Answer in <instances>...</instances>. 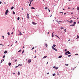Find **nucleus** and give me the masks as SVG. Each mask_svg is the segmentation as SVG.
Wrapping results in <instances>:
<instances>
[{"label":"nucleus","mask_w":79,"mask_h":79,"mask_svg":"<svg viewBox=\"0 0 79 79\" xmlns=\"http://www.w3.org/2000/svg\"><path fill=\"white\" fill-rule=\"evenodd\" d=\"M65 55H68V54H71V52H69V51H68L66 52L65 53Z\"/></svg>","instance_id":"nucleus-1"},{"label":"nucleus","mask_w":79,"mask_h":79,"mask_svg":"<svg viewBox=\"0 0 79 79\" xmlns=\"http://www.w3.org/2000/svg\"><path fill=\"white\" fill-rule=\"evenodd\" d=\"M8 9H7V10H6V12H5V15H7V14L8 12Z\"/></svg>","instance_id":"nucleus-2"},{"label":"nucleus","mask_w":79,"mask_h":79,"mask_svg":"<svg viewBox=\"0 0 79 79\" xmlns=\"http://www.w3.org/2000/svg\"><path fill=\"white\" fill-rule=\"evenodd\" d=\"M18 32H19L20 34H18L19 35H22V33H21V32L19 31V30L18 31Z\"/></svg>","instance_id":"nucleus-3"},{"label":"nucleus","mask_w":79,"mask_h":79,"mask_svg":"<svg viewBox=\"0 0 79 79\" xmlns=\"http://www.w3.org/2000/svg\"><path fill=\"white\" fill-rule=\"evenodd\" d=\"M32 24H33V25H36L37 24V23H35L34 22H32Z\"/></svg>","instance_id":"nucleus-4"},{"label":"nucleus","mask_w":79,"mask_h":79,"mask_svg":"<svg viewBox=\"0 0 79 79\" xmlns=\"http://www.w3.org/2000/svg\"><path fill=\"white\" fill-rule=\"evenodd\" d=\"M27 18L28 19H29V15L28 13H27Z\"/></svg>","instance_id":"nucleus-5"},{"label":"nucleus","mask_w":79,"mask_h":79,"mask_svg":"<svg viewBox=\"0 0 79 79\" xmlns=\"http://www.w3.org/2000/svg\"><path fill=\"white\" fill-rule=\"evenodd\" d=\"M28 63H30L31 62V60H28Z\"/></svg>","instance_id":"nucleus-6"},{"label":"nucleus","mask_w":79,"mask_h":79,"mask_svg":"<svg viewBox=\"0 0 79 79\" xmlns=\"http://www.w3.org/2000/svg\"><path fill=\"white\" fill-rule=\"evenodd\" d=\"M62 56H63L62 55H60L58 57V58H61Z\"/></svg>","instance_id":"nucleus-7"},{"label":"nucleus","mask_w":79,"mask_h":79,"mask_svg":"<svg viewBox=\"0 0 79 79\" xmlns=\"http://www.w3.org/2000/svg\"><path fill=\"white\" fill-rule=\"evenodd\" d=\"M44 45L46 47H48V45H47V43L45 44Z\"/></svg>","instance_id":"nucleus-8"},{"label":"nucleus","mask_w":79,"mask_h":79,"mask_svg":"<svg viewBox=\"0 0 79 79\" xmlns=\"http://www.w3.org/2000/svg\"><path fill=\"white\" fill-rule=\"evenodd\" d=\"M22 66V64H19L18 65V66H19V67Z\"/></svg>","instance_id":"nucleus-9"},{"label":"nucleus","mask_w":79,"mask_h":79,"mask_svg":"<svg viewBox=\"0 0 79 79\" xmlns=\"http://www.w3.org/2000/svg\"><path fill=\"white\" fill-rule=\"evenodd\" d=\"M47 57V56H44V57L43 58V59H44V58H46Z\"/></svg>","instance_id":"nucleus-10"},{"label":"nucleus","mask_w":79,"mask_h":79,"mask_svg":"<svg viewBox=\"0 0 79 79\" xmlns=\"http://www.w3.org/2000/svg\"><path fill=\"white\" fill-rule=\"evenodd\" d=\"M11 63L10 62H9L8 63V65H9V66H11Z\"/></svg>","instance_id":"nucleus-11"},{"label":"nucleus","mask_w":79,"mask_h":79,"mask_svg":"<svg viewBox=\"0 0 79 79\" xmlns=\"http://www.w3.org/2000/svg\"><path fill=\"white\" fill-rule=\"evenodd\" d=\"M11 10H13L14 9V6H12L10 8Z\"/></svg>","instance_id":"nucleus-12"},{"label":"nucleus","mask_w":79,"mask_h":79,"mask_svg":"<svg viewBox=\"0 0 79 79\" xmlns=\"http://www.w3.org/2000/svg\"><path fill=\"white\" fill-rule=\"evenodd\" d=\"M31 9H33V10H35V8H34V7L32 6L31 8Z\"/></svg>","instance_id":"nucleus-13"},{"label":"nucleus","mask_w":79,"mask_h":79,"mask_svg":"<svg viewBox=\"0 0 79 79\" xmlns=\"http://www.w3.org/2000/svg\"><path fill=\"white\" fill-rule=\"evenodd\" d=\"M70 23H73V21L72 20H71L70 21H69Z\"/></svg>","instance_id":"nucleus-14"},{"label":"nucleus","mask_w":79,"mask_h":79,"mask_svg":"<svg viewBox=\"0 0 79 79\" xmlns=\"http://www.w3.org/2000/svg\"><path fill=\"white\" fill-rule=\"evenodd\" d=\"M5 59H3L1 61V64L2 63V61H4Z\"/></svg>","instance_id":"nucleus-15"},{"label":"nucleus","mask_w":79,"mask_h":79,"mask_svg":"<svg viewBox=\"0 0 79 79\" xmlns=\"http://www.w3.org/2000/svg\"><path fill=\"white\" fill-rule=\"evenodd\" d=\"M7 53V51H5L4 52V53L6 54V53Z\"/></svg>","instance_id":"nucleus-16"},{"label":"nucleus","mask_w":79,"mask_h":79,"mask_svg":"<svg viewBox=\"0 0 79 79\" xmlns=\"http://www.w3.org/2000/svg\"><path fill=\"white\" fill-rule=\"evenodd\" d=\"M17 74L18 75H20V73L19 72V71L18 72Z\"/></svg>","instance_id":"nucleus-17"},{"label":"nucleus","mask_w":79,"mask_h":79,"mask_svg":"<svg viewBox=\"0 0 79 79\" xmlns=\"http://www.w3.org/2000/svg\"><path fill=\"white\" fill-rule=\"evenodd\" d=\"M54 47H55V48H56V45L55 44H53V46Z\"/></svg>","instance_id":"nucleus-18"},{"label":"nucleus","mask_w":79,"mask_h":79,"mask_svg":"<svg viewBox=\"0 0 79 79\" xmlns=\"http://www.w3.org/2000/svg\"><path fill=\"white\" fill-rule=\"evenodd\" d=\"M74 26H75V25L74 24H73L72 25H70V26H72V27Z\"/></svg>","instance_id":"nucleus-19"},{"label":"nucleus","mask_w":79,"mask_h":79,"mask_svg":"<svg viewBox=\"0 0 79 79\" xmlns=\"http://www.w3.org/2000/svg\"><path fill=\"white\" fill-rule=\"evenodd\" d=\"M74 26H75V25L74 24H73L72 25H70V26H72V27Z\"/></svg>","instance_id":"nucleus-20"},{"label":"nucleus","mask_w":79,"mask_h":79,"mask_svg":"<svg viewBox=\"0 0 79 79\" xmlns=\"http://www.w3.org/2000/svg\"><path fill=\"white\" fill-rule=\"evenodd\" d=\"M7 34L8 35H10V32H8L7 33Z\"/></svg>","instance_id":"nucleus-21"},{"label":"nucleus","mask_w":79,"mask_h":79,"mask_svg":"<svg viewBox=\"0 0 79 79\" xmlns=\"http://www.w3.org/2000/svg\"><path fill=\"white\" fill-rule=\"evenodd\" d=\"M52 37H54V35H53V33H52Z\"/></svg>","instance_id":"nucleus-22"},{"label":"nucleus","mask_w":79,"mask_h":79,"mask_svg":"<svg viewBox=\"0 0 79 79\" xmlns=\"http://www.w3.org/2000/svg\"><path fill=\"white\" fill-rule=\"evenodd\" d=\"M76 24V22H73V24L75 25V24Z\"/></svg>","instance_id":"nucleus-23"},{"label":"nucleus","mask_w":79,"mask_h":79,"mask_svg":"<svg viewBox=\"0 0 79 79\" xmlns=\"http://www.w3.org/2000/svg\"><path fill=\"white\" fill-rule=\"evenodd\" d=\"M21 52V49H20L19 51H18V53H19V52Z\"/></svg>","instance_id":"nucleus-24"},{"label":"nucleus","mask_w":79,"mask_h":79,"mask_svg":"<svg viewBox=\"0 0 79 79\" xmlns=\"http://www.w3.org/2000/svg\"><path fill=\"white\" fill-rule=\"evenodd\" d=\"M47 9H48V7H45V8H44L45 10H47Z\"/></svg>","instance_id":"nucleus-25"},{"label":"nucleus","mask_w":79,"mask_h":79,"mask_svg":"<svg viewBox=\"0 0 79 79\" xmlns=\"http://www.w3.org/2000/svg\"><path fill=\"white\" fill-rule=\"evenodd\" d=\"M68 20H67V21H65V20H64L63 22H62V23H64V22H66V21H68Z\"/></svg>","instance_id":"nucleus-26"},{"label":"nucleus","mask_w":79,"mask_h":79,"mask_svg":"<svg viewBox=\"0 0 79 79\" xmlns=\"http://www.w3.org/2000/svg\"><path fill=\"white\" fill-rule=\"evenodd\" d=\"M77 38H76V39H79V35H77Z\"/></svg>","instance_id":"nucleus-27"},{"label":"nucleus","mask_w":79,"mask_h":79,"mask_svg":"<svg viewBox=\"0 0 79 79\" xmlns=\"http://www.w3.org/2000/svg\"><path fill=\"white\" fill-rule=\"evenodd\" d=\"M56 22L57 23H58V24H60V22H59V21H58V20H56Z\"/></svg>","instance_id":"nucleus-28"},{"label":"nucleus","mask_w":79,"mask_h":79,"mask_svg":"<svg viewBox=\"0 0 79 79\" xmlns=\"http://www.w3.org/2000/svg\"><path fill=\"white\" fill-rule=\"evenodd\" d=\"M53 50H55V51H57V49H56V48H54Z\"/></svg>","instance_id":"nucleus-29"},{"label":"nucleus","mask_w":79,"mask_h":79,"mask_svg":"<svg viewBox=\"0 0 79 79\" xmlns=\"http://www.w3.org/2000/svg\"><path fill=\"white\" fill-rule=\"evenodd\" d=\"M55 75H56V74H55V73H53L52 74L53 76H55Z\"/></svg>","instance_id":"nucleus-30"},{"label":"nucleus","mask_w":79,"mask_h":79,"mask_svg":"<svg viewBox=\"0 0 79 79\" xmlns=\"http://www.w3.org/2000/svg\"><path fill=\"white\" fill-rule=\"evenodd\" d=\"M58 67H56V68H55V69H58Z\"/></svg>","instance_id":"nucleus-31"},{"label":"nucleus","mask_w":79,"mask_h":79,"mask_svg":"<svg viewBox=\"0 0 79 79\" xmlns=\"http://www.w3.org/2000/svg\"><path fill=\"white\" fill-rule=\"evenodd\" d=\"M77 10H79V6H77Z\"/></svg>","instance_id":"nucleus-32"},{"label":"nucleus","mask_w":79,"mask_h":79,"mask_svg":"<svg viewBox=\"0 0 79 79\" xmlns=\"http://www.w3.org/2000/svg\"><path fill=\"white\" fill-rule=\"evenodd\" d=\"M13 15H15V11H13Z\"/></svg>","instance_id":"nucleus-33"},{"label":"nucleus","mask_w":79,"mask_h":79,"mask_svg":"<svg viewBox=\"0 0 79 79\" xmlns=\"http://www.w3.org/2000/svg\"><path fill=\"white\" fill-rule=\"evenodd\" d=\"M24 50H23L22 52V54H23V53H24Z\"/></svg>","instance_id":"nucleus-34"},{"label":"nucleus","mask_w":79,"mask_h":79,"mask_svg":"<svg viewBox=\"0 0 79 79\" xmlns=\"http://www.w3.org/2000/svg\"><path fill=\"white\" fill-rule=\"evenodd\" d=\"M72 55H70L68 56V57H69L70 56H71Z\"/></svg>","instance_id":"nucleus-35"},{"label":"nucleus","mask_w":79,"mask_h":79,"mask_svg":"<svg viewBox=\"0 0 79 79\" xmlns=\"http://www.w3.org/2000/svg\"><path fill=\"white\" fill-rule=\"evenodd\" d=\"M52 48L53 50L55 48H54L53 46H52Z\"/></svg>","instance_id":"nucleus-36"},{"label":"nucleus","mask_w":79,"mask_h":79,"mask_svg":"<svg viewBox=\"0 0 79 79\" xmlns=\"http://www.w3.org/2000/svg\"><path fill=\"white\" fill-rule=\"evenodd\" d=\"M19 19H20V18H19V17H18L17 18V20H19Z\"/></svg>","instance_id":"nucleus-37"},{"label":"nucleus","mask_w":79,"mask_h":79,"mask_svg":"<svg viewBox=\"0 0 79 79\" xmlns=\"http://www.w3.org/2000/svg\"><path fill=\"white\" fill-rule=\"evenodd\" d=\"M34 48H34V47L32 48H31V50H34Z\"/></svg>","instance_id":"nucleus-38"},{"label":"nucleus","mask_w":79,"mask_h":79,"mask_svg":"<svg viewBox=\"0 0 79 79\" xmlns=\"http://www.w3.org/2000/svg\"><path fill=\"white\" fill-rule=\"evenodd\" d=\"M0 45H2V46H4V45L1 44H0Z\"/></svg>","instance_id":"nucleus-39"},{"label":"nucleus","mask_w":79,"mask_h":79,"mask_svg":"<svg viewBox=\"0 0 79 79\" xmlns=\"http://www.w3.org/2000/svg\"><path fill=\"white\" fill-rule=\"evenodd\" d=\"M5 57V55L3 57V58H4Z\"/></svg>","instance_id":"nucleus-40"},{"label":"nucleus","mask_w":79,"mask_h":79,"mask_svg":"<svg viewBox=\"0 0 79 79\" xmlns=\"http://www.w3.org/2000/svg\"><path fill=\"white\" fill-rule=\"evenodd\" d=\"M79 55V54L77 53L75 55Z\"/></svg>","instance_id":"nucleus-41"},{"label":"nucleus","mask_w":79,"mask_h":79,"mask_svg":"<svg viewBox=\"0 0 79 79\" xmlns=\"http://www.w3.org/2000/svg\"><path fill=\"white\" fill-rule=\"evenodd\" d=\"M67 50H68V49H64L65 52H66V51H67Z\"/></svg>","instance_id":"nucleus-42"},{"label":"nucleus","mask_w":79,"mask_h":79,"mask_svg":"<svg viewBox=\"0 0 79 79\" xmlns=\"http://www.w3.org/2000/svg\"><path fill=\"white\" fill-rule=\"evenodd\" d=\"M2 37L3 39H4V36L2 35Z\"/></svg>","instance_id":"nucleus-43"},{"label":"nucleus","mask_w":79,"mask_h":79,"mask_svg":"<svg viewBox=\"0 0 79 79\" xmlns=\"http://www.w3.org/2000/svg\"><path fill=\"white\" fill-rule=\"evenodd\" d=\"M56 68V66H54L53 67V68H54V69H55V68Z\"/></svg>","instance_id":"nucleus-44"},{"label":"nucleus","mask_w":79,"mask_h":79,"mask_svg":"<svg viewBox=\"0 0 79 79\" xmlns=\"http://www.w3.org/2000/svg\"><path fill=\"white\" fill-rule=\"evenodd\" d=\"M60 29H64V27H61Z\"/></svg>","instance_id":"nucleus-45"},{"label":"nucleus","mask_w":79,"mask_h":79,"mask_svg":"<svg viewBox=\"0 0 79 79\" xmlns=\"http://www.w3.org/2000/svg\"><path fill=\"white\" fill-rule=\"evenodd\" d=\"M56 37H57V38H58V39H60V37H59V36H57Z\"/></svg>","instance_id":"nucleus-46"},{"label":"nucleus","mask_w":79,"mask_h":79,"mask_svg":"<svg viewBox=\"0 0 79 79\" xmlns=\"http://www.w3.org/2000/svg\"><path fill=\"white\" fill-rule=\"evenodd\" d=\"M48 10L49 12H50V9H48Z\"/></svg>","instance_id":"nucleus-47"},{"label":"nucleus","mask_w":79,"mask_h":79,"mask_svg":"<svg viewBox=\"0 0 79 79\" xmlns=\"http://www.w3.org/2000/svg\"><path fill=\"white\" fill-rule=\"evenodd\" d=\"M36 57H37V56H35L34 57V58H36Z\"/></svg>","instance_id":"nucleus-48"},{"label":"nucleus","mask_w":79,"mask_h":79,"mask_svg":"<svg viewBox=\"0 0 79 79\" xmlns=\"http://www.w3.org/2000/svg\"><path fill=\"white\" fill-rule=\"evenodd\" d=\"M17 61V59H15V62H16Z\"/></svg>","instance_id":"nucleus-49"},{"label":"nucleus","mask_w":79,"mask_h":79,"mask_svg":"<svg viewBox=\"0 0 79 79\" xmlns=\"http://www.w3.org/2000/svg\"><path fill=\"white\" fill-rule=\"evenodd\" d=\"M18 66H15V68H18Z\"/></svg>","instance_id":"nucleus-50"},{"label":"nucleus","mask_w":79,"mask_h":79,"mask_svg":"<svg viewBox=\"0 0 79 79\" xmlns=\"http://www.w3.org/2000/svg\"><path fill=\"white\" fill-rule=\"evenodd\" d=\"M13 32H12V33H11V34L12 35H13Z\"/></svg>","instance_id":"nucleus-51"},{"label":"nucleus","mask_w":79,"mask_h":79,"mask_svg":"<svg viewBox=\"0 0 79 79\" xmlns=\"http://www.w3.org/2000/svg\"><path fill=\"white\" fill-rule=\"evenodd\" d=\"M60 13H62V14H63V12H60Z\"/></svg>","instance_id":"nucleus-52"},{"label":"nucleus","mask_w":79,"mask_h":79,"mask_svg":"<svg viewBox=\"0 0 79 79\" xmlns=\"http://www.w3.org/2000/svg\"><path fill=\"white\" fill-rule=\"evenodd\" d=\"M2 1H0V4H2Z\"/></svg>","instance_id":"nucleus-53"},{"label":"nucleus","mask_w":79,"mask_h":79,"mask_svg":"<svg viewBox=\"0 0 79 79\" xmlns=\"http://www.w3.org/2000/svg\"><path fill=\"white\" fill-rule=\"evenodd\" d=\"M33 1V0H30V2H32Z\"/></svg>","instance_id":"nucleus-54"},{"label":"nucleus","mask_w":79,"mask_h":79,"mask_svg":"<svg viewBox=\"0 0 79 79\" xmlns=\"http://www.w3.org/2000/svg\"><path fill=\"white\" fill-rule=\"evenodd\" d=\"M64 31L66 32V29H64Z\"/></svg>","instance_id":"nucleus-55"},{"label":"nucleus","mask_w":79,"mask_h":79,"mask_svg":"<svg viewBox=\"0 0 79 79\" xmlns=\"http://www.w3.org/2000/svg\"><path fill=\"white\" fill-rule=\"evenodd\" d=\"M31 2L30 1L29 4H31Z\"/></svg>","instance_id":"nucleus-56"},{"label":"nucleus","mask_w":79,"mask_h":79,"mask_svg":"<svg viewBox=\"0 0 79 79\" xmlns=\"http://www.w3.org/2000/svg\"><path fill=\"white\" fill-rule=\"evenodd\" d=\"M49 74V73H47V74Z\"/></svg>","instance_id":"nucleus-57"},{"label":"nucleus","mask_w":79,"mask_h":79,"mask_svg":"<svg viewBox=\"0 0 79 79\" xmlns=\"http://www.w3.org/2000/svg\"><path fill=\"white\" fill-rule=\"evenodd\" d=\"M31 4H29V6H31Z\"/></svg>","instance_id":"nucleus-58"},{"label":"nucleus","mask_w":79,"mask_h":79,"mask_svg":"<svg viewBox=\"0 0 79 79\" xmlns=\"http://www.w3.org/2000/svg\"><path fill=\"white\" fill-rule=\"evenodd\" d=\"M67 8L68 9H69H69H70V8H69V7H68V8Z\"/></svg>","instance_id":"nucleus-59"},{"label":"nucleus","mask_w":79,"mask_h":79,"mask_svg":"<svg viewBox=\"0 0 79 79\" xmlns=\"http://www.w3.org/2000/svg\"><path fill=\"white\" fill-rule=\"evenodd\" d=\"M48 62H47V63H46V64H48Z\"/></svg>","instance_id":"nucleus-60"},{"label":"nucleus","mask_w":79,"mask_h":79,"mask_svg":"<svg viewBox=\"0 0 79 79\" xmlns=\"http://www.w3.org/2000/svg\"><path fill=\"white\" fill-rule=\"evenodd\" d=\"M71 15H73V12H71Z\"/></svg>","instance_id":"nucleus-61"},{"label":"nucleus","mask_w":79,"mask_h":79,"mask_svg":"<svg viewBox=\"0 0 79 79\" xmlns=\"http://www.w3.org/2000/svg\"><path fill=\"white\" fill-rule=\"evenodd\" d=\"M59 22H60V23L61 22H62V21H59Z\"/></svg>","instance_id":"nucleus-62"},{"label":"nucleus","mask_w":79,"mask_h":79,"mask_svg":"<svg viewBox=\"0 0 79 79\" xmlns=\"http://www.w3.org/2000/svg\"><path fill=\"white\" fill-rule=\"evenodd\" d=\"M66 66H68V64H66Z\"/></svg>","instance_id":"nucleus-63"},{"label":"nucleus","mask_w":79,"mask_h":79,"mask_svg":"<svg viewBox=\"0 0 79 79\" xmlns=\"http://www.w3.org/2000/svg\"><path fill=\"white\" fill-rule=\"evenodd\" d=\"M57 75H60V74H59V73H57Z\"/></svg>","instance_id":"nucleus-64"}]
</instances>
